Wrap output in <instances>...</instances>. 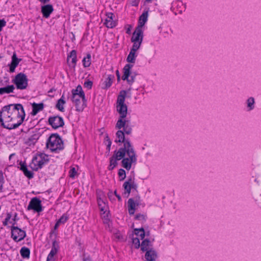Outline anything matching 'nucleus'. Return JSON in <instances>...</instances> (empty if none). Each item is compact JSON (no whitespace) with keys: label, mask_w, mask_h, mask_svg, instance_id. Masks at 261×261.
<instances>
[{"label":"nucleus","mask_w":261,"mask_h":261,"mask_svg":"<svg viewBox=\"0 0 261 261\" xmlns=\"http://www.w3.org/2000/svg\"><path fill=\"white\" fill-rule=\"evenodd\" d=\"M116 142L123 143V146L118 150L114 152V154L110 159L109 170H112L117 165V161L122 159V166L127 170H129L132 164L137 163V155L129 139L126 138L121 131H117Z\"/></svg>","instance_id":"nucleus-1"},{"label":"nucleus","mask_w":261,"mask_h":261,"mask_svg":"<svg viewBox=\"0 0 261 261\" xmlns=\"http://www.w3.org/2000/svg\"><path fill=\"white\" fill-rule=\"evenodd\" d=\"M25 114L22 105L20 103L11 104L2 108L0 114V122L3 127L15 129L24 121Z\"/></svg>","instance_id":"nucleus-2"},{"label":"nucleus","mask_w":261,"mask_h":261,"mask_svg":"<svg viewBox=\"0 0 261 261\" xmlns=\"http://www.w3.org/2000/svg\"><path fill=\"white\" fill-rule=\"evenodd\" d=\"M116 110L119 115L115 127L121 131L124 136L131 134L133 129L130 120L126 118L127 107L126 105L116 106Z\"/></svg>","instance_id":"nucleus-3"},{"label":"nucleus","mask_w":261,"mask_h":261,"mask_svg":"<svg viewBox=\"0 0 261 261\" xmlns=\"http://www.w3.org/2000/svg\"><path fill=\"white\" fill-rule=\"evenodd\" d=\"M46 147L51 152H59L64 149L63 141L58 134H53L48 138Z\"/></svg>","instance_id":"nucleus-4"},{"label":"nucleus","mask_w":261,"mask_h":261,"mask_svg":"<svg viewBox=\"0 0 261 261\" xmlns=\"http://www.w3.org/2000/svg\"><path fill=\"white\" fill-rule=\"evenodd\" d=\"M48 156L44 153H38L34 156L30 164V167L34 171H37L48 163Z\"/></svg>","instance_id":"nucleus-5"},{"label":"nucleus","mask_w":261,"mask_h":261,"mask_svg":"<svg viewBox=\"0 0 261 261\" xmlns=\"http://www.w3.org/2000/svg\"><path fill=\"white\" fill-rule=\"evenodd\" d=\"M12 82L15 85L17 89L24 90L28 86L27 76L22 72H20L16 74Z\"/></svg>","instance_id":"nucleus-6"},{"label":"nucleus","mask_w":261,"mask_h":261,"mask_svg":"<svg viewBox=\"0 0 261 261\" xmlns=\"http://www.w3.org/2000/svg\"><path fill=\"white\" fill-rule=\"evenodd\" d=\"M15 223H13L11 227V238L16 242H18L23 240L26 237V232L24 230L15 226Z\"/></svg>","instance_id":"nucleus-7"},{"label":"nucleus","mask_w":261,"mask_h":261,"mask_svg":"<svg viewBox=\"0 0 261 261\" xmlns=\"http://www.w3.org/2000/svg\"><path fill=\"white\" fill-rule=\"evenodd\" d=\"M133 67V65L130 64H126L123 69V74L122 76V80L126 81L127 83L131 85L135 82V79L136 76L135 73H133L130 71V69Z\"/></svg>","instance_id":"nucleus-8"},{"label":"nucleus","mask_w":261,"mask_h":261,"mask_svg":"<svg viewBox=\"0 0 261 261\" xmlns=\"http://www.w3.org/2000/svg\"><path fill=\"white\" fill-rule=\"evenodd\" d=\"M48 122L53 128L57 129L64 125V121L62 117L59 116H50L48 119Z\"/></svg>","instance_id":"nucleus-9"},{"label":"nucleus","mask_w":261,"mask_h":261,"mask_svg":"<svg viewBox=\"0 0 261 261\" xmlns=\"http://www.w3.org/2000/svg\"><path fill=\"white\" fill-rule=\"evenodd\" d=\"M28 210H34L37 213L43 211V207L41 204V201L37 197L31 199L27 207Z\"/></svg>","instance_id":"nucleus-10"},{"label":"nucleus","mask_w":261,"mask_h":261,"mask_svg":"<svg viewBox=\"0 0 261 261\" xmlns=\"http://www.w3.org/2000/svg\"><path fill=\"white\" fill-rule=\"evenodd\" d=\"M139 196H136L135 199L133 198H129L128 200V211L129 215H134L135 212L136 205L139 204Z\"/></svg>","instance_id":"nucleus-11"},{"label":"nucleus","mask_w":261,"mask_h":261,"mask_svg":"<svg viewBox=\"0 0 261 261\" xmlns=\"http://www.w3.org/2000/svg\"><path fill=\"white\" fill-rule=\"evenodd\" d=\"M143 38V31L140 29H136L133 34L131 38L132 42H139L142 43Z\"/></svg>","instance_id":"nucleus-12"},{"label":"nucleus","mask_w":261,"mask_h":261,"mask_svg":"<svg viewBox=\"0 0 261 261\" xmlns=\"http://www.w3.org/2000/svg\"><path fill=\"white\" fill-rule=\"evenodd\" d=\"M41 12L44 18H47L54 11L53 6L51 5L47 4L41 7Z\"/></svg>","instance_id":"nucleus-13"},{"label":"nucleus","mask_w":261,"mask_h":261,"mask_svg":"<svg viewBox=\"0 0 261 261\" xmlns=\"http://www.w3.org/2000/svg\"><path fill=\"white\" fill-rule=\"evenodd\" d=\"M145 257L146 261H155L158 258L157 252L155 250L151 248L146 252Z\"/></svg>","instance_id":"nucleus-14"},{"label":"nucleus","mask_w":261,"mask_h":261,"mask_svg":"<svg viewBox=\"0 0 261 261\" xmlns=\"http://www.w3.org/2000/svg\"><path fill=\"white\" fill-rule=\"evenodd\" d=\"M21 60V59H18L16 57L15 53H14L12 57V61L9 66V70L11 72H13L18 66L19 62Z\"/></svg>","instance_id":"nucleus-15"},{"label":"nucleus","mask_w":261,"mask_h":261,"mask_svg":"<svg viewBox=\"0 0 261 261\" xmlns=\"http://www.w3.org/2000/svg\"><path fill=\"white\" fill-rule=\"evenodd\" d=\"M79 101L74 102V104L76 108V111L78 112H82L85 108L86 107V100L85 98V95H84V98H82V99L78 100Z\"/></svg>","instance_id":"nucleus-16"},{"label":"nucleus","mask_w":261,"mask_h":261,"mask_svg":"<svg viewBox=\"0 0 261 261\" xmlns=\"http://www.w3.org/2000/svg\"><path fill=\"white\" fill-rule=\"evenodd\" d=\"M114 14L112 13H109L107 15V18L105 20V24L106 27L109 28H113L116 26V23L113 20Z\"/></svg>","instance_id":"nucleus-17"},{"label":"nucleus","mask_w":261,"mask_h":261,"mask_svg":"<svg viewBox=\"0 0 261 261\" xmlns=\"http://www.w3.org/2000/svg\"><path fill=\"white\" fill-rule=\"evenodd\" d=\"M123 188L124 189V194H127V197L129 195L131 190L137 191L138 185H129L128 183H124L123 185Z\"/></svg>","instance_id":"nucleus-18"},{"label":"nucleus","mask_w":261,"mask_h":261,"mask_svg":"<svg viewBox=\"0 0 261 261\" xmlns=\"http://www.w3.org/2000/svg\"><path fill=\"white\" fill-rule=\"evenodd\" d=\"M114 79V75H109L102 84L103 86L102 87V89H107L109 88L111 86Z\"/></svg>","instance_id":"nucleus-19"},{"label":"nucleus","mask_w":261,"mask_h":261,"mask_svg":"<svg viewBox=\"0 0 261 261\" xmlns=\"http://www.w3.org/2000/svg\"><path fill=\"white\" fill-rule=\"evenodd\" d=\"M32 111L31 114L33 116L36 115L39 111H42L44 108V104L43 103H36L34 102L32 103Z\"/></svg>","instance_id":"nucleus-20"},{"label":"nucleus","mask_w":261,"mask_h":261,"mask_svg":"<svg viewBox=\"0 0 261 261\" xmlns=\"http://www.w3.org/2000/svg\"><path fill=\"white\" fill-rule=\"evenodd\" d=\"M126 95V92L125 90L120 91L119 95L118 96L116 106L123 105L125 104V99Z\"/></svg>","instance_id":"nucleus-21"},{"label":"nucleus","mask_w":261,"mask_h":261,"mask_svg":"<svg viewBox=\"0 0 261 261\" xmlns=\"http://www.w3.org/2000/svg\"><path fill=\"white\" fill-rule=\"evenodd\" d=\"M14 89L15 87L13 85H8L6 87L0 88V94L3 95L4 94L13 93Z\"/></svg>","instance_id":"nucleus-22"},{"label":"nucleus","mask_w":261,"mask_h":261,"mask_svg":"<svg viewBox=\"0 0 261 261\" xmlns=\"http://www.w3.org/2000/svg\"><path fill=\"white\" fill-rule=\"evenodd\" d=\"M148 17V11H144L141 15L139 17V22L141 27L144 25L147 21Z\"/></svg>","instance_id":"nucleus-23"},{"label":"nucleus","mask_w":261,"mask_h":261,"mask_svg":"<svg viewBox=\"0 0 261 261\" xmlns=\"http://www.w3.org/2000/svg\"><path fill=\"white\" fill-rule=\"evenodd\" d=\"M59 249V243L56 240H54L52 243L51 249L49 253L50 255L55 256Z\"/></svg>","instance_id":"nucleus-24"},{"label":"nucleus","mask_w":261,"mask_h":261,"mask_svg":"<svg viewBox=\"0 0 261 261\" xmlns=\"http://www.w3.org/2000/svg\"><path fill=\"white\" fill-rule=\"evenodd\" d=\"M247 107L248 111L253 110L255 108V99L253 97H249L246 100Z\"/></svg>","instance_id":"nucleus-25"},{"label":"nucleus","mask_w":261,"mask_h":261,"mask_svg":"<svg viewBox=\"0 0 261 261\" xmlns=\"http://www.w3.org/2000/svg\"><path fill=\"white\" fill-rule=\"evenodd\" d=\"M64 95H63L61 98H60L56 105V108L61 112H64V105L65 103V101L64 100Z\"/></svg>","instance_id":"nucleus-26"},{"label":"nucleus","mask_w":261,"mask_h":261,"mask_svg":"<svg viewBox=\"0 0 261 261\" xmlns=\"http://www.w3.org/2000/svg\"><path fill=\"white\" fill-rule=\"evenodd\" d=\"M20 253L23 258H29L30 255V250L27 247H22L20 250Z\"/></svg>","instance_id":"nucleus-27"},{"label":"nucleus","mask_w":261,"mask_h":261,"mask_svg":"<svg viewBox=\"0 0 261 261\" xmlns=\"http://www.w3.org/2000/svg\"><path fill=\"white\" fill-rule=\"evenodd\" d=\"M97 200L100 211L103 212L105 213L106 211L107 207V205L105 201L103 199H102L100 197H97Z\"/></svg>","instance_id":"nucleus-28"},{"label":"nucleus","mask_w":261,"mask_h":261,"mask_svg":"<svg viewBox=\"0 0 261 261\" xmlns=\"http://www.w3.org/2000/svg\"><path fill=\"white\" fill-rule=\"evenodd\" d=\"M150 245V242L148 239L144 240L141 243L140 246L141 249L143 251H147L150 249L149 248V246Z\"/></svg>","instance_id":"nucleus-29"},{"label":"nucleus","mask_w":261,"mask_h":261,"mask_svg":"<svg viewBox=\"0 0 261 261\" xmlns=\"http://www.w3.org/2000/svg\"><path fill=\"white\" fill-rule=\"evenodd\" d=\"M137 56L136 52L130 50L126 58L127 62L130 63H135Z\"/></svg>","instance_id":"nucleus-30"},{"label":"nucleus","mask_w":261,"mask_h":261,"mask_svg":"<svg viewBox=\"0 0 261 261\" xmlns=\"http://www.w3.org/2000/svg\"><path fill=\"white\" fill-rule=\"evenodd\" d=\"M73 94L80 95L81 96H83V98H84L85 93L81 85H78L75 89L72 90V95H73Z\"/></svg>","instance_id":"nucleus-31"},{"label":"nucleus","mask_w":261,"mask_h":261,"mask_svg":"<svg viewBox=\"0 0 261 261\" xmlns=\"http://www.w3.org/2000/svg\"><path fill=\"white\" fill-rule=\"evenodd\" d=\"M83 64L84 67H88L91 65V55L87 54L86 57H84L82 60Z\"/></svg>","instance_id":"nucleus-32"},{"label":"nucleus","mask_w":261,"mask_h":261,"mask_svg":"<svg viewBox=\"0 0 261 261\" xmlns=\"http://www.w3.org/2000/svg\"><path fill=\"white\" fill-rule=\"evenodd\" d=\"M69 58H72L71 63L73 64V68H75L76 63V52L75 50H72L70 53V55L68 56V59Z\"/></svg>","instance_id":"nucleus-33"},{"label":"nucleus","mask_w":261,"mask_h":261,"mask_svg":"<svg viewBox=\"0 0 261 261\" xmlns=\"http://www.w3.org/2000/svg\"><path fill=\"white\" fill-rule=\"evenodd\" d=\"M138 233H140V237L141 240H143L145 237V231L143 228L134 229V233L136 236H138Z\"/></svg>","instance_id":"nucleus-34"},{"label":"nucleus","mask_w":261,"mask_h":261,"mask_svg":"<svg viewBox=\"0 0 261 261\" xmlns=\"http://www.w3.org/2000/svg\"><path fill=\"white\" fill-rule=\"evenodd\" d=\"M38 139V136L37 135H33L28 139V143L30 145L31 144H34L36 142Z\"/></svg>","instance_id":"nucleus-35"},{"label":"nucleus","mask_w":261,"mask_h":261,"mask_svg":"<svg viewBox=\"0 0 261 261\" xmlns=\"http://www.w3.org/2000/svg\"><path fill=\"white\" fill-rule=\"evenodd\" d=\"M68 219V215L67 214H64L57 221L60 224H64Z\"/></svg>","instance_id":"nucleus-36"},{"label":"nucleus","mask_w":261,"mask_h":261,"mask_svg":"<svg viewBox=\"0 0 261 261\" xmlns=\"http://www.w3.org/2000/svg\"><path fill=\"white\" fill-rule=\"evenodd\" d=\"M118 175L120 177V180L122 181L123 180L125 177H126V173L125 171L123 169H120L118 170Z\"/></svg>","instance_id":"nucleus-37"},{"label":"nucleus","mask_w":261,"mask_h":261,"mask_svg":"<svg viewBox=\"0 0 261 261\" xmlns=\"http://www.w3.org/2000/svg\"><path fill=\"white\" fill-rule=\"evenodd\" d=\"M132 242L135 245V248L137 249H138L141 246L140 240L137 237H133L132 239Z\"/></svg>","instance_id":"nucleus-38"},{"label":"nucleus","mask_w":261,"mask_h":261,"mask_svg":"<svg viewBox=\"0 0 261 261\" xmlns=\"http://www.w3.org/2000/svg\"><path fill=\"white\" fill-rule=\"evenodd\" d=\"M24 175L29 179H32L34 177V173L32 171H30L27 168L23 172Z\"/></svg>","instance_id":"nucleus-39"},{"label":"nucleus","mask_w":261,"mask_h":261,"mask_svg":"<svg viewBox=\"0 0 261 261\" xmlns=\"http://www.w3.org/2000/svg\"><path fill=\"white\" fill-rule=\"evenodd\" d=\"M141 42H133V46L130 49L131 51L136 52L139 49L141 46Z\"/></svg>","instance_id":"nucleus-40"},{"label":"nucleus","mask_w":261,"mask_h":261,"mask_svg":"<svg viewBox=\"0 0 261 261\" xmlns=\"http://www.w3.org/2000/svg\"><path fill=\"white\" fill-rule=\"evenodd\" d=\"M124 183H128L129 185H137L135 182V176H130L128 177L127 179Z\"/></svg>","instance_id":"nucleus-41"},{"label":"nucleus","mask_w":261,"mask_h":261,"mask_svg":"<svg viewBox=\"0 0 261 261\" xmlns=\"http://www.w3.org/2000/svg\"><path fill=\"white\" fill-rule=\"evenodd\" d=\"M93 82L89 80L85 82L84 86L85 88H87L88 89H91L92 87Z\"/></svg>","instance_id":"nucleus-42"},{"label":"nucleus","mask_w":261,"mask_h":261,"mask_svg":"<svg viewBox=\"0 0 261 261\" xmlns=\"http://www.w3.org/2000/svg\"><path fill=\"white\" fill-rule=\"evenodd\" d=\"M76 170L74 167H72L70 169L69 171V176L70 177L73 178L75 177L76 174Z\"/></svg>","instance_id":"nucleus-43"},{"label":"nucleus","mask_w":261,"mask_h":261,"mask_svg":"<svg viewBox=\"0 0 261 261\" xmlns=\"http://www.w3.org/2000/svg\"><path fill=\"white\" fill-rule=\"evenodd\" d=\"M82 97L83 96L73 94V95H72L71 100L74 103L75 101H79L78 100L82 99Z\"/></svg>","instance_id":"nucleus-44"},{"label":"nucleus","mask_w":261,"mask_h":261,"mask_svg":"<svg viewBox=\"0 0 261 261\" xmlns=\"http://www.w3.org/2000/svg\"><path fill=\"white\" fill-rule=\"evenodd\" d=\"M12 216L11 214L9 213L7 214V217L4 220V221L3 222V225L7 226L8 225V223L10 219H11Z\"/></svg>","instance_id":"nucleus-45"},{"label":"nucleus","mask_w":261,"mask_h":261,"mask_svg":"<svg viewBox=\"0 0 261 261\" xmlns=\"http://www.w3.org/2000/svg\"><path fill=\"white\" fill-rule=\"evenodd\" d=\"M135 218L136 220L145 221V216L141 214H137Z\"/></svg>","instance_id":"nucleus-46"},{"label":"nucleus","mask_w":261,"mask_h":261,"mask_svg":"<svg viewBox=\"0 0 261 261\" xmlns=\"http://www.w3.org/2000/svg\"><path fill=\"white\" fill-rule=\"evenodd\" d=\"M19 165L20 166V169L23 172L25 170H26L27 168V166L24 162H20L19 163Z\"/></svg>","instance_id":"nucleus-47"},{"label":"nucleus","mask_w":261,"mask_h":261,"mask_svg":"<svg viewBox=\"0 0 261 261\" xmlns=\"http://www.w3.org/2000/svg\"><path fill=\"white\" fill-rule=\"evenodd\" d=\"M19 165L20 166V169L23 172L25 170H26L27 168V166L24 162H20L19 163Z\"/></svg>","instance_id":"nucleus-48"},{"label":"nucleus","mask_w":261,"mask_h":261,"mask_svg":"<svg viewBox=\"0 0 261 261\" xmlns=\"http://www.w3.org/2000/svg\"><path fill=\"white\" fill-rule=\"evenodd\" d=\"M6 80L3 82L2 80L0 81V85L2 86H5L9 83V80L8 77H4Z\"/></svg>","instance_id":"nucleus-49"},{"label":"nucleus","mask_w":261,"mask_h":261,"mask_svg":"<svg viewBox=\"0 0 261 261\" xmlns=\"http://www.w3.org/2000/svg\"><path fill=\"white\" fill-rule=\"evenodd\" d=\"M139 2L140 0H130V4L133 6H138Z\"/></svg>","instance_id":"nucleus-50"},{"label":"nucleus","mask_w":261,"mask_h":261,"mask_svg":"<svg viewBox=\"0 0 261 261\" xmlns=\"http://www.w3.org/2000/svg\"><path fill=\"white\" fill-rule=\"evenodd\" d=\"M6 24V22L4 19H0V32L2 31L3 27Z\"/></svg>","instance_id":"nucleus-51"},{"label":"nucleus","mask_w":261,"mask_h":261,"mask_svg":"<svg viewBox=\"0 0 261 261\" xmlns=\"http://www.w3.org/2000/svg\"><path fill=\"white\" fill-rule=\"evenodd\" d=\"M83 261H92V260L89 256H86L85 254H83Z\"/></svg>","instance_id":"nucleus-52"},{"label":"nucleus","mask_w":261,"mask_h":261,"mask_svg":"<svg viewBox=\"0 0 261 261\" xmlns=\"http://www.w3.org/2000/svg\"><path fill=\"white\" fill-rule=\"evenodd\" d=\"M55 259L54 256L48 254L46 261H55Z\"/></svg>","instance_id":"nucleus-53"},{"label":"nucleus","mask_w":261,"mask_h":261,"mask_svg":"<svg viewBox=\"0 0 261 261\" xmlns=\"http://www.w3.org/2000/svg\"><path fill=\"white\" fill-rule=\"evenodd\" d=\"M4 182V178L2 171H0V183Z\"/></svg>","instance_id":"nucleus-54"},{"label":"nucleus","mask_w":261,"mask_h":261,"mask_svg":"<svg viewBox=\"0 0 261 261\" xmlns=\"http://www.w3.org/2000/svg\"><path fill=\"white\" fill-rule=\"evenodd\" d=\"M116 76H117V81L119 82L120 80V74L119 73V72L118 70H116Z\"/></svg>","instance_id":"nucleus-55"},{"label":"nucleus","mask_w":261,"mask_h":261,"mask_svg":"<svg viewBox=\"0 0 261 261\" xmlns=\"http://www.w3.org/2000/svg\"><path fill=\"white\" fill-rule=\"evenodd\" d=\"M114 194H115V195L117 197V198H118V201H121V200H122V199H121V196H120V195H119V194H118L117 193V191H116V190H115V191H114Z\"/></svg>","instance_id":"nucleus-56"},{"label":"nucleus","mask_w":261,"mask_h":261,"mask_svg":"<svg viewBox=\"0 0 261 261\" xmlns=\"http://www.w3.org/2000/svg\"><path fill=\"white\" fill-rule=\"evenodd\" d=\"M105 140L107 142V144H109V143H111V144H112V142L110 140V139L109 138V137H108V136H107L105 138Z\"/></svg>","instance_id":"nucleus-57"},{"label":"nucleus","mask_w":261,"mask_h":261,"mask_svg":"<svg viewBox=\"0 0 261 261\" xmlns=\"http://www.w3.org/2000/svg\"><path fill=\"white\" fill-rule=\"evenodd\" d=\"M42 4H47L49 2L50 0H38Z\"/></svg>","instance_id":"nucleus-58"},{"label":"nucleus","mask_w":261,"mask_h":261,"mask_svg":"<svg viewBox=\"0 0 261 261\" xmlns=\"http://www.w3.org/2000/svg\"><path fill=\"white\" fill-rule=\"evenodd\" d=\"M60 223H58V221H57V222L56 223L55 225V226H54V229H56L58 228V227L59 226Z\"/></svg>","instance_id":"nucleus-59"},{"label":"nucleus","mask_w":261,"mask_h":261,"mask_svg":"<svg viewBox=\"0 0 261 261\" xmlns=\"http://www.w3.org/2000/svg\"><path fill=\"white\" fill-rule=\"evenodd\" d=\"M111 143H109V144H107V149L108 150V151H110V149H111Z\"/></svg>","instance_id":"nucleus-60"},{"label":"nucleus","mask_w":261,"mask_h":261,"mask_svg":"<svg viewBox=\"0 0 261 261\" xmlns=\"http://www.w3.org/2000/svg\"><path fill=\"white\" fill-rule=\"evenodd\" d=\"M4 183H0V193L2 191Z\"/></svg>","instance_id":"nucleus-61"},{"label":"nucleus","mask_w":261,"mask_h":261,"mask_svg":"<svg viewBox=\"0 0 261 261\" xmlns=\"http://www.w3.org/2000/svg\"><path fill=\"white\" fill-rule=\"evenodd\" d=\"M18 220V219H17V214H15V216H14V218H13V220L14 221H16V220Z\"/></svg>","instance_id":"nucleus-62"},{"label":"nucleus","mask_w":261,"mask_h":261,"mask_svg":"<svg viewBox=\"0 0 261 261\" xmlns=\"http://www.w3.org/2000/svg\"><path fill=\"white\" fill-rule=\"evenodd\" d=\"M55 91V89L54 88H51V89H50L49 91H48V93H51L53 92V91Z\"/></svg>","instance_id":"nucleus-63"},{"label":"nucleus","mask_w":261,"mask_h":261,"mask_svg":"<svg viewBox=\"0 0 261 261\" xmlns=\"http://www.w3.org/2000/svg\"><path fill=\"white\" fill-rule=\"evenodd\" d=\"M130 29L129 28H128V29H127V30H126V33L127 34H129V33H130Z\"/></svg>","instance_id":"nucleus-64"}]
</instances>
